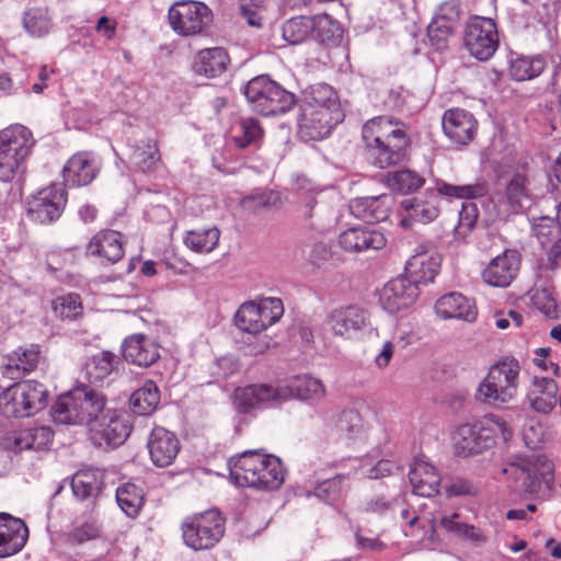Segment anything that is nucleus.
Instances as JSON below:
<instances>
[{"instance_id": "27", "label": "nucleus", "mask_w": 561, "mask_h": 561, "mask_svg": "<svg viewBox=\"0 0 561 561\" xmlns=\"http://www.w3.org/2000/svg\"><path fill=\"white\" fill-rule=\"evenodd\" d=\"M28 529L25 523L9 514H0V558L19 552L26 543Z\"/></svg>"}, {"instance_id": "11", "label": "nucleus", "mask_w": 561, "mask_h": 561, "mask_svg": "<svg viewBox=\"0 0 561 561\" xmlns=\"http://www.w3.org/2000/svg\"><path fill=\"white\" fill-rule=\"evenodd\" d=\"M34 145L32 133L22 125L0 131V181H11Z\"/></svg>"}, {"instance_id": "55", "label": "nucleus", "mask_w": 561, "mask_h": 561, "mask_svg": "<svg viewBox=\"0 0 561 561\" xmlns=\"http://www.w3.org/2000/svg\"><path fill=\"white\" fill-rule=\"evenodd\" d=\"M82 310L81 300L77 294H67L53 301V311L60 319H76Z\"/></svg>"}, {"instance_id": "59", "label": "nucleus", "mask_w": 561, "mask_h": 561, "mask_svg": "<svg viewBox=\"0 0 561 561\" xmlns=\"http://www.w3.org/2000/svg\"><path fill=\"white\" fill-rule=\"evenodd\" d=\"M531 300L534 306L546 317L550 319H557L559 317L557 302L548 289L542 288L536 290Z\"/></svg>"}, {"instance_id": "46", "label": "nucleus", "mask_w": 561, "mask_h": 561, "mask_svg": "<svg viewBox=\"0 0 561 561\" xmlns=\"http://www.w3.org/2000/svg\"><path fill=\"white\" fill-rule=\"evenodd\" d=\"M313 28L314 23L311 16H295L283 24V38L290 44H300L310 36Z\"/></svg>"}, {"instance_id": "19", "label": "nucleus", "mask_w": 561, "mask_h": 561, "mask_svg": "<svg viewBox=\"0 0 561 561\" xmlns=\"http://www.w3.org/2000/svg\"><path fill=\"white\" fill-rule=\"evenodd\" d=\"M324 325L334 336L350 340L369 325V316L358 306L339 307L328 314Z\"/></svg>"}, {"instance_id": "23", "label": "nucleus", "mask_w": 561, "mask_h": 561, "mask_svg": "<svg viewBox=\"0 0 561 561\" xmlns=\"http://www.w3.org/2000/svg\"><path fill=\"white\" fill-rule=\"evenodd\" d=\"M474 116L462 108H451L445 112L442 118V126L445 135L456 145L469 144L477 131Z\"/></svg>"}, {"instance_id": "3", "label": "nucleus", "mask_w": 561, "mask_h": 561, "mask_svg": "<svg viewBox=\"0 0 561 561\" xmlns=\"http://www.w3.org/2000/svg\"><path fill=\"white\" fill-rule=\"evenodd\" d=\"M231 479L241 488L274 490L284 482L280 460L273 455L247 450L229 459Z\"/></svg>"}, {"instance_id": "33", "label": "nucleus", "mask_w": 561, "mask_h": 561, "mask_svg": "<svg viewBox=\"0 0 561 561\" xmlns=\"http://www.w3.org/2000/svg\"><path fill=\"white\" fill-rule=\"evenodd\" d=\"M413 493L431 497L436 495L440 485V476L435 467L423 458H416L409 471Z\"/></svg>"}, {"instance_id": "32", "label": "nucleus", "mask_w": 561, "mask_h": 561, "mask_svg": "<svg viewBox=\"0 0 561 561\" xmlns=\"http://www.w3.org/2000/svg\"><path fill=\"white\" fill-rule=\"evenodd\" d=\"M442 257L436 251H423L414 254L405 264L404 275L417 286L434 280L440 270Z\"/></svg>"}, {"instance_id": "1", "label": "nucleus", "mask_w": 561, "mask_h": 561, "mask_svg": "<svg viewBox=\"0 0 561 561\" xmlns=\"http://www.w3.org/2000/svg\"><path fill=\"white\" fill-rule=\"evenodd\" d=\"M325 396L321 380L311 376H297L288 385L254 383L234 392V404L240 412L266 409L289 399L318 401Z\"/></svg>"}, {"instance_id": "62", "label": "nucleus", "mask_w": 561, "mask_h": 561, "mask_svg": "<svg viewBox=\"0 0 561 561\" xmlns=\"http://www.w3.org/2000/svg\"><path fill=\"white\" fill-rule=\"evenodd\" d=\"M392 503L383 496H375L365 502L363 511L377 515H383L391 510Z\"/></svg>"}, {"instance_id": "31", "label": "nucleus", "mask_w": 561, "mask_h": 561, "mask_svg": "<svg viewBox=\"0 0 561 561\" xmlns=\"http://www.w3.org/2000/svg\"><path fill=\"white\" fill-rule=\"evenodd\" d=\"M122 353L126 362L140 367H148L160 357L158 345L144 334L125 339Z\"/></svg>"}, {"instance_id": "58", "label": "nucleus", "mask_w": 561, "mask_h": 561, "mask_svg": "<svg viewBox=\"0 0 561 561\" xmlns=\"http://www.w3.org/2000/svg\"><path fill=\"white\" fill-rule=\"evenodd\" d=\"M457 25L449 24L439 19L433 18L427 26V34L437 49H443L446 46V41L454 35Z\"/></svg>"}, {"instance_id": "7", "label": "nucleus", "mask_w": 561, "mask_h": 561, "mask_svg": "<svg viewBox=\"0 0 561 561\" xmlns=\"http://www.w3.org/2000/svg\"><path fill=\"white\" fill-rule=\"evenodd\" d=\"M244 95L252 110L263 116L285 114L296 103L295 95L267 76H257L244 87Z\"/></svg>"}, {"instance_id": "35", "label": "nucleus", "mask_w": 561, "mask_h": 561, "mask_svg": "<svg viewBox=\"0 0 561 561\" xmlns=\"http://www.w3.org/2000/svg\"><path fill=\"white\" fill-rule=\"evenodd\" d=\"M503 473L514 479L516 488L524 492L534 494L540 490V480L537 471L528 459L520 458L503 468Z\"/></svg>"}, {"instance_id": "14", "label": "nucleus", "mask_w": 561, "mask_h": 561, "mask_svg": "<svg viewBox=\"0 0 561 561\" xmlns=\"http://www.w3.org/2000/svg\"><path fill=\"white\" fill-rule=\"evenodd\" d=\"M283 302L278 298H266L260 304L244 302L234 314L236 325L243 332L256 334L280 319Z\"/></svg>"}, {"instance_id": "17", "label": "nucleus", "mask_w": 561, "mask_h": 561, "mask_svg": "<svg viewBox=\"0 0 561 561\" xmlns=\"http://www.w3.org/2000/svg\"><path fill=\"white\" fill-rule=\"evenodd\" d=\"M66 204V191L59 184H51L28 199L27 217L38 224H50L61 216Z\"/></svg>"}, {"instance_id": "25", "label": "nucleus", "mask_w": 561, "mask_h": 561, "mask_svg": "<svg viewBox=\"0 0 561 561\" xmlns=\"http://www.w3.org/2000/svg\"><path fill=\"white\" fill-rule=\"evenodd\" d=\"M54 437V432L49 426L37 425L27 427L13 433L4 440V446L15 453L22 450H45L48 449Z\"/></svg>"}, {"instance_id": "53", "label": "nucleus", "mask_w": 561, "mask_h": 561, "mask_svg": "<svg viewBox=\"0 0 561 561\" xmlns=\"http://www.w3.org/2000/svg\"><path fill=\"white\" fill-rule=\"evenodd\" d=\"M533 233L541 245L547 248L561 234V229L552 217L542 216L534 219Z\"/></svg>"}, {"instance_id": "43", "label": "nucleus", "mask_w": 561, "mask_h": 561, "mask_svg": "<svg viewBox=\"0 0 561 561\" xmlns=\"http://www.w3.org/2000/svg\"><path fill=\"white\" fill-rule=\"evenodd\" d=\"M546 67L542 56H519L511 61L510 75L515 81H526L538 77Z\"/></svg>"}, {"instance_id": "52", "label": "nucleus", "mask_w": 561, "mask_h": 561, "mask_svg": "<svg viewBox=\"0 0 561 561\" xmlns=\"http://www.w3.org/2000/svg\"><path fill=\"white\" fill-rule=\"evenodd\" d=\"M425 180L414 171L401 170L387 178L388 185L401 193H412L423 186Z\"/></svg>"}, {"instance_id": "13", "label": "nucleus", "mask_w": 561, "mask_h": 561, "mask_svg": "<svg viewBox=\"0 0 561 561\" xmlns=\"http://www.w3.org/2000/svg\"><path fill=\"white\" fill-rule=\"evenodd\" d=\"M500 45L495 22L490 18L472 16L466 23L463 46L479 61L490 60Z\"/></svg>"}, {"instance_id": "45", "label": "nucleus", "mask_w": 561, "mask_h": 561, "mask_svg": "<svg viewBox=\"0 0 561 561\" xmlns=\"http://www.w3.org/2000/svg\"><path fill=\"white\" fill-rule=\"evenodd\" d=\"M327 420L330 421V425L336 433L347 439L356 437L363 428L362 417L355 410H344L340 413H333L329 415Z\"/></svg>"}, {"instance_id": "56", "label": "nucleus", "mask_w": 561, "mask_h": 561, "mask_svg": "<svg viewBox=\"0 0 561 561\" xmlns=\"http://www.w3.org/2000/svg\"><path fill=\"white\" fill-rule=\"evenodd\" d=\"M99 525L96 520L91 516L78 517L75 520L73 528L71 530V537L78 543L93 540L99 537Z\"/></svg>"}, {"instance_id": "38", "label": "nucleus", "mask_w": 561, "mask_h": 561, "mask_svg": "<svg viewBox=\"0 0 561 561\" xmlns=\"http://www.w3.org/2000/svg\"><path fill=\"white\" fill-rule=\"evenodd\" d=\"M119 362L117 355L103 351L89 357L83 365L82 371L90 382H101L114 371Z\"/></svg>"}, {"instance_id": "4", "label": "nucleus", "mask_w": 561, "mask_h": 561, "mask_svg": "<svg viewBox=\"0 0 561 561\" xmlns=\"http://www.w3.org/2000/svg\"><path fill=\"white\" fill-rule=\"evenodd\" d=\"M107 407L104 394L81 387L59 396L50 414L57 424L85 426L90 433Z\"/></svg>"}, {"instance_id": "37", "label": "nucleus", "mask_w": 561, "mask_h": 561, "mask_svg": "<svg viewBox=\"0 0 561 561\" xmlns=\"http://www.w3.org/2000/svg\"><path fill=\"white\" fill-rule=\"evenodd\" d=\"M229 57L221 47L202 49L194 61V69L199 75L218 77L226 71Z\"/></svg>"}, {"instance_id": "42", "label": "nucleus", "mask_w": 561, "mask_h": 561, "mask_svg": "<svg viewBox=\"0 0 561 561\" xmlns=\"http://www.w3.org/2000/svg\"><path fill=\"white\" fill-rule=\"evenodd\" d=\"M130 408L139 415H150L160 403V390L154 381L147 380L130 396Z\"/></svg>"}, {"instance_id": "21", "label": "nucleus", "mask_w": 561, "mask_h": 561, "mask_svg": "<svg viewBox=\"0 0 561 561\" xmlns=\"http://www.w3.org/2000/svg\"><path fill=\"white\" fill-rule=\"evenodd\" d=\"M296 194V210L299 217L310 227L314 228L322 214V206L318 199L321 190L309 179L298 175L294 182Z\"/></svg>"}, {"instance_id": "2", "label": "nucleus", "mask_w": 561, "mask_h": 561, "mask_svg": "<svg viewBox=\"0 0 561 561\" xmlns=\"http://www.w3.org/2000/svg\"><path fill=\"white\" fill-rule=\"evenodd\" d=\"M362 137L374 165L380 169L402 162L410 145L404 124L386 116L368 121L363 126Z\"/></svg>"}, {"instance_id": "5", "label": "nucleus", "mask_w": 561, "mask_h": 561, "mask_svg": "<svg viewBox=\"0 0 561 561\" xmlns=\"http://www.w3.org/2000/svg\"><path fill=\"white\" fill-rule=\"evenodd\" d=\"M488 193L484 181L472 184L454 185L446 182L437 184V193L431 192L423 197H408L401 201V207L407 213L401 219V226L409 228L414 222L428 224L439 215V194L456 198H478Z\"/></svg>"}, {"instance_id": "26", "label": "nucleus", "mask_w": 561, "mask_h": 561, "mask_svg": "<svg viewBox=\"0 0 561 561\" xmlns=\"http://www.w3.org/2000/svg\"><path fill=\"white\" fill-rule=\"evenodd\" d=\"M393 197L389 194L357 197L351 201L350 210L358 219L369 224L385 221L390 214Z\"/></svg>"}, {"instance_id": "49", "label": "nucleus", "mask_w": 561, "mask_h": 561, "mask_svg": "<svg viewBox=\"0 0 561 561\" xmlns=\"http://www.w3.org/2000/svg\"><path fill=\"white\" fill-rule=\"evenodd\" d=\"M159 161V150L153 140H148L142 146L136 147L130 154V163L142 172L154 170Z\"/></svg>"}, {"instance_id": "34", "label": "nucleus", "mask_w": 561, "mask_h": 561, "mask_svg": "<svg viewBox=\"0 0 561 561\" xmlns=\"http://www.w3.org/2000/svg\"><path fill=\"white\" fill-rule=\"evenodd\" d=\"M87 254L101 256L110 263H116L124 256L123 236L116 230L98 232L87 245Z\"/></svg>"}, {"instance_id": "24", "label": "nucleus", "mask_w": 561, "mask_h": 561, "mask_svg": "<svg viewBox=\"0 0 561 561\" xmlns=\"http://www.w3.org/2000/svg\"><path fill=\"white\" fill-rule=\"evenodd\" d=\"M147 447L152 463L165 468L175 460L180 451V442L174 433L157 426L149 435Z\"/></svg>"}, {"instance_id": "64", "label": "nucleus", "mask_w": 561, "mask_h": 561, "mask_svg": "<svg viewBox=\"0 0 561 561\" xmlns=\"http://www.w3.org/2000/svg\"><path fill=\"white\" fill-rule=\"evenodd\" d=\"M445 491L448 496L468 495L472 492V485L467 480L458 479L446 484Z\"/></svg>"}, {"instance_id": "8", "label": "nucleus", "mask_w": 561, "mask_h": 561, "mask_svg": "<svg viewBox=\"0 0 561 561\" xmlns=\"http://www.w3.org/2000/svg\"><path fill=\"white\" fill-rule=\"evenodd\" d=\"M496 431L501 433L504 440H508L512 436L506 422L496 415H489L480 423L460 425L454 435L457 453L467 457L492 447Z\"/></svg>"}, {"instance_id": "50", "label": "nucleus", "mask_w": 561, "mask_h": 561, "mask_svg": "<svg viewBox=\"0 0 561 561\" xmlns=\"http://www.w3.org/2000/svg\"><path fill=\"white\" fill-rule=\"evenodd\" d=\"M263 136V129L254 118H242L232 135V141L238 148H245L256 144Z\"/></svg>"}, {"instance_id": "9", "label": "nucleus", "mask_w": 561, "mask_h": 561, "mask_svg": "<svg viewBox=\"0 0 561 561\" xmlns=\"http://www.w3.org/2000/svg\"><path fill=\"white\" fill-rule=\"evenodd\" d=\"M48 391L36 380L16 382L0 393V412L7 417H24L41 411Z\"/></svg>"}, {"instance_id": "60", "label": "nucleus", "mask_w": 561, "mask_h": 561, "mask_svg": "<svg viewBox=\"0 0 561 561\" xmlns=\"http://www.w3.org/2000/svg\"><path fill=\"white\" fill-rule=\"evenodd\" d=\"M460 0H447L435 12L434 18L457 25L460 19Z\"/></svg>"}, {"instance_id": "47", "label": "nucleus", "mask_w": 561, "mask_h": 561, "mask_svg": "<svg viewBox=\"0 0 561 561\" xmlns=\"http://www.w3.org/2000/svg\"><path fill=\"white\" fill-rule=\"evenodd\" d=\"M23 26L33 37L46 36L53 27L51 16L47 9L32 8L24 13Z\"/></svg>"}, {"instance_id": "16", "label": "nucleus", "mask_w": 561, "mask_h": 561, "mask_svg": "<svg viewBox=\"0 0 561 561\" xmlns=\"http://www.w3.org/2000/svg\"><path fill=\"white\" fill-rule=\"evenodd\" d=\"M210 10L203 2L179 1L169 9V23L182 36L198 34L210 22Z\"/></svg>"}, {"instance_id": "22", "label": "nucleus", "mask_w": 561, "mask_h": 561, "mask_svg": "<svg viewBox=\"0 0 561 561\" xmlns=\"http://www.w3.org/2000/svg\"><path fill=\"white\" fill-rule=\"evenodd\" d=\"M520 254L516 250H505L491 260L482 272L483 280L494 287H506L517 275Z\"/></svg>"}, {"instance_id": "20", "label": "nucleus", "mask_w": 561, "mask_h": 561, "mask_svg": "<svg viewBox=\"0 0 561 561\" xmlns=\"http://www.w3.org/2000/svg\"><path fill=\"white\" fill-rule=\"evenodd\" d=\"M419 295V286L403 274L390 279L383 286L380 304L389 313H396L412 306Z\"/></svg>"}, {"instance_id": "54", "label": "nucleus", "mask_w": 561, "mask_h": 561, "mask_svg": "<svg viewBox=\"0 0 561 561\" xmlns=\"http://www.w3.org/2000/svg\"><path fill=\"white\" fill-rule=\"evenodd\" d=\"M312 19L314 23L313 32L319 41L322 43H335L341 38V27L329 14H320Z\"/></svg>"}, {"instance_id": "41", "label": "nucleus", "mask_w": 561, "mask_h": 561, "mask_svg": "<svg viewBox=\"0 0 561 561\" xmlns=\"http://www.w3.org/2000/svg\"><path fill=\"white\" fill-rule=\"evenodd\" d=\"M103 485V473L98 469H87L77 472L71 480V489L79 500L94 499Z\"/></svg>"}, {"instance_id": "39", "label": "nucleus", "mask_w": 561, "mask_h": 561, "mask_svg": "<svg viewBox=\"0 0 561 561\" xmlns=\"http://www.w3.org/2000/svg\"><path fill=\"white\" fill-rule=\"evenodd\" d=\"M558 385L547 377L534 379V389L530 394V403L535 411L549 413L557 404Z\"/></svg>"}, {"instance_id": "40", "label": "nucleus", "mask_w": 561, "mask_h": 561, "mask_svg": "<svg viewBox=\"0 0 561 561\" xmlns=\"http://www.w3.org/2000/svg\"><path fill=\"white\" fill-rule=\"evenodd\" d=\"M306 106L314 107V110L325 108L341 112L337 95L333 88L327 83L311 85L304 92L300 107Z\"/></svg>"}, {"instance_id": "57", "label": "nucleus", "mask_w": 561, "mask_h": 561, "mask_svg": "<svg viewBox=\"0 0 561 561\" xmlns=\"http://www.w3.org/2000/svg\"><path fill=\"white\" fill-rule=\"evenodd\" d=\"M478 219V209L474 203H463L459 211L458 225L454 230L456 239H465L473 229Z\"/></svg>"}, {"instance_id": "12", "label": "nucleus", "mask_w": 561, "mask_h": 561, "mask_svg": "<svg viewBox=\"0 0 561 561\" xmlns=\"http://www.w3.org/2000/svg\"><path fill=\"white\" fill-rule=\"evenodd\" d=\"M225 533V522L220 513L209 510L185 518L182 524V537L193 550L213 548Z\"/></svg>"}, {"instance_id": "6", "label": "nucleus", "mask_w": 561, "mask_h": 561, "mask_svg": "<svg viewBox=\"0 0 561 561\" xmlns=\"http://www.w3.org/2000/svg\"><path fill=\"white\" fill-rule=\"evenodd\" d=\"M536 204L531 181L524 173H514L503 192L493 193L484 204L491 221H506L514 215L526 214Z\"/></svg>"}, {"instance_id": "29", "label": "nucleus", "mask_w": 561, "mask_h": 561, "mask_svg": "<svg viewBox=\"0 0 561 561\" xmlns=\"http://www.w3.org/2000/svg\"><path fill=\"white\" fill-rule=\"evenodd\" d=\"M99 165L94 157L88 152L73 154L62 170L67 185L77 187L91 183L96 176Z\"/></svg>"}, {"instance_id": "63", "label": "nucleus", "mask_w": 561, "mask_h": 561, "mask_svg": "<svg viewBox=\"0 0 561 561\" xmlns=\"http://www.w3.org/2000/svg\"><path fill=\"white\" fill-rule=\"evenodd\" d=\"M439 524L447 531L460 537L461 533L465 530L467 526L460 518L459 514H451L449 516H444L440 518Z\"/></svg>"}, {"instance_id": "36", "label": "nucleus", "mask_w": 561, "mask_h": 561, "mask_svg": "<svg viewBox=\"0 0 561 561\" xmlns=\"http://www.w3.org/2000/svg\"><path fill=\"white\" fill-rule=\"evenodd\" d=\"M39 347L31 345L27 348L19 347L7 356L4 374L11 378L31 373L35 369L39 359Z\"/></svg>"}, {"instance_id": "28", "label": "nucleus", "mask_w": 561, "mask_h": 561, "mask_svg": "<svg viewBox=\"0 0 561 561\" xmlns=\"http://www.w3.org/2000/svg\"><path fill=\"white\" fill-rule=\"evenodd\" d=\"M339 243L345 251L364 252L385 248L387 240L377 230L365 227H352L340 234Z\"/></svg>"}, {"instance_id": "30", "label": "nucleus", "mask_w": 561, "mask_h": 561, "mask_svg": "<svg viewBox=\"0 0 561 561\" xmlns=\"http://www.w3.org/2000/svg\"><path fill=\"white\" fill-rule=\"evenodd\" d=\"M435 311L442 319H460L473 322L478 311L474 301L460 293L442 296L435 304Z\"/></svg>"}, {"instance_id": "61", "label": "nucleus", "mask_w": 561, "mask_h": 561, "mask_svg": "<svg viewBox=\"0 0 561 561\" xmlns=\"http://www.w3.org/2000/svg\"><path fill=\"white\" fill-rule=\"evenodd\" d=\"M397 469L396 465L390 460H380L374 467L365 470V466L360 467L359 474L369 479H379L392 473Z\"/></svg>"}, {"instance_id": "51", "label": "nucleus", "mask_w": 561, "mask_h": 561, "mask_svg": "<svg viewBox=\"0 0 561 561\" xmlns=\"http://www.w3.org/2000/svg\"><path fill=\"white\" fill-rule=\"evenodd\" d=\"M345 481L346 476L336 474L333 478L319 482L314 486L312 494L327 504H333L341 499Z\"/></svg>"}, {"instance_id": "48", "label": "nucleus", "mask_w": 561, "mask_h": 561, "mask_svg": "<svg viewBox=\"0 0 561 561\" xmlns=\"http://www.w3.org/2000/svg\"><path fill=\"white\" fill-rule=\"evenodd\" d=\"M116 501L128 517H136L144 504V496L135 484H125L116 490Z\"/></svg>"}, {"instance_id": "15", "label": "nucleus", "mask_w": 561, "mask_h": 561, "mask_svg": "<svg viewBox=\"0 0 561 561\" xmlns=\"http://www.w3.org/2000/svg\"><path fill=\"white\" fill-rule=\"evenodd\" d=\"M131 432L129 415L125 411L107 407L99 422L91 428L89 438L100 448L122 445Z\"/></svg>"}, {"instance_id": "10", "label": "nucleus", "mask_w": 561, "mask_h": 561, "mask_svg": "<svg viewBox=\"0 0 561 561\" xmlns=\"http://www.w3.org/2000/svg\"><path fill=\"white\" fill-rule=\"evenodd\" d=\"M520 366L518 360L503 359L493 365L478 388L479 400L486 403H507L517 393Z\"/></svg>"}, {"instance_id": "18", "label": "nucleus", "mask_w": 561, "mask_h": 561, "mask_svg": "<svg viewBox=\"0 0 561 561\" xmlns=\"http://www.w3.org/2000/svg\"><path fill=\"white\" fill-rule=\"evenodd\" d=\"M342 112L325 108L300 107L298 133L302 140H321L331 134L332 128L342 121Z\"/></svg>"}, {"instance_id": "44", "label": "nucleus", "mask_w": 561, "mask_h": 561, "mask_svg": "<svg viewBox=\"0 0 561 561\" xmlns=\"http://www.w3.org/2000/svg\"><path fill=\"white\" fill-rule=\"evenodd\" d=\"M220 231L216 227L201 228L187 231L184 237L185 245L197 253H209L218 244Z\"/></svg>"}]
</instances>
